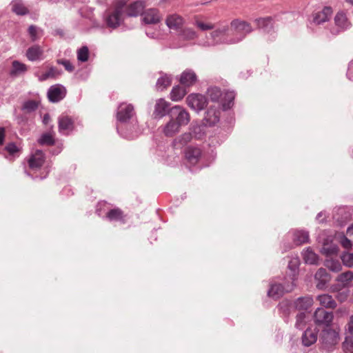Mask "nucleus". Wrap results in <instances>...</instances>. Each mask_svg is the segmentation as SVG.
I'll use <instances>...</instances> for the list:
<instances>
[{"label":"nucleus","mask_w":353,"mask_h":353,"mask_svg":"<svg viewBox=\"0 0 353 353\" xmlns=\"http://www.w3.org/2000/svg\"><path fill=\"white\" fill-rule=\"evenodd\" d=\"M339 328L327 327L323 330L320 341L323 347L327 350H331L339 341Z\"/></svg>","instance_id":"nucleus-4"},{"label":"nucleus","mask_w":353,"mask_h":353,"mask_svg":"<svg viewBox=\"0 0 353 353\" xmlns=\"http://www.w3.org/2000/svg\"><path fill=\"white\" fill-rule=\"evenodd\" d=\"M343 349L346 353H353V336H347L343 343Z\"/></svg>","instance_id":"nucleus-37"},{"label":"nucleus","mask_w":353,"mask_h":353,"mask_svg":"<svg viewBox=\"0 0 353 353\" xmlns=\"http://www.w3.org/2000/svg\"><path fill=\"white\" fill-rule=\"evenodd\" d=\"M5 150L12 157L19 156L21 152V148L14 143H9L5 147Z\"/></svg>","instance_id":"nucleus-33"},{"label":"nucleus","mask_w":353,"mask_h":353,"mask_svg":"<svg viewBox=\"0 0 353 353\" xmlns=\"http://www.w3.org/2000/svg\"><path fill=\"white\" fill-rule=\"evenodd\" d=\"M231 25L236 31L239 32L248 33L251 31L250 26L245 21L235 20L232 22Z\"/></svg>","instance_id":"nucleus-30"},{"label":"nucleus","mask_w":353,"mask_h":353,"mask_svg":"<svg viewBox=\"0 0 353 353\" xmlns=\"http://www.w3.org/2000/svg\"><path fill=\"white\" fill-rule=\"evenodd\" d=\"M347 2L353 4V0H345Z\"/></svg>","instance_id":"nucleus-55"},{"label":"nucleus","mask_w":353,"mask_h":353,"mask_svg":"<svg viewBox=\"0 0 353 353\" xmlns=\"http://www.w3.org/2000/svg\"><path fill=\"white\" fill-rule=\"evenodd\" d=\"M341 244L345 249H350L352 245L351 241L344 236L341 241Z\"/></svg>","instance_id":"nucleus-48"},{"label":"nucleus","mask_w":353,"mask_h":353,"mask_svg":"<svg viewBox=\"0 0 353 353\" xmlns=\"http://www.w3.org/2000/svg\"><path fill=\"white\" fill-rule=\"evenodd\" d=\"M341 260L345 265L347 267L353 266V254L344 253L341 256Z\"/></svg>","instance_id":"nucleus-40"},{"label":"nucleus","mask_w":353,"mask_h":353,"mask_svg":"<svg viewBox=\"0 0 353 353\" xmlns=\"http://www.w3.org/2000/svg\"><path fill=\"white\" fill-rule=\"evenodd\" d=\"M218 120H219V115H216H216L214 116V119H213V121H212V123H215V122L218 121Z\"/></svg>","instance_id":"nucleus-54"},{"label":"nucleus","mask_w":353,"mask_h":353,"mask_svg":"<svg viewBox=\"0 0 353 353\" xmlns=\"http://www.w3.org/2000/svg\"><path fill=\"white\" fill-rule=\"evenodd\" d=\"M188 105L195 110H201L207 105V99L200 94H190L186 98Z\"/></svg>","instance_id":"nucleus-5"},{"label":"nucleus","mask_w":353,"mask_h":353,"mask_svg":"<svg viewBox=\"0 0 353 353\" xmlns=\"http://www.w3.org/2000/svg\"><path fill=\"white\" fill-rule=\"evenodd\" d=\"M89 50L87 46H83L77 50V59L81 62H85L89 59Z\"/></svg>","instance_id":"nucleus-35"},{"label":"nucleus","mask_w":353,"mask_h":353,"mask_svg":"<svg viewBox=\"0 0 353 353\" xmlns=\"http://www.w3.org/2000/svg\"><path fill=\"white\" fill-rule=\"evenodd\" d=\"M172 83L171 79L168 76H163L159 78L157 81V85L159 88L165 89L169 87Z\"/></svg>","instance_id":"nucleus-38"},{"label":"nucleus","mask_w":353,"mask_h":353,"mask_svg":"<svg viewBox=\"0 0 353 353\" xmlns=\"http://www.w3.org/2000/svg\"><path fill=\"white\" fill-rule=\"evenodd\" d=\"M303 258L306 263L310 264H314L318 261V256L310 250H307L304 252Z\"/></svg>","instance_id":"nucleus-36"},{"label":"nucleus","mask_w":353,"mask_h":353,"mask_svg":"<svg viewBox=\"0 0 353 353\" xmlns=\"http://www.w3.org/2000/svg\"><path fill=\"white\" fill-rule=\"evenodd\" d=\"M353 280V272L347 271L338 276L337 281L340 287H347Z\"/></svg>","instance_id":"nucleus-26"},{"label":"nucleus","mask_w":353,"mask_h":353,"mask_svg":"<svg viewBox=\"0 0 353 353\" xmlns=\"http://www.w3.org/2000/svg\"><path fill=\"white\" fill-rule=\"evenodd\" d=\"M41 145H53L55 143L54 134L53 132L43 133L38 140Z\"/></svg>","instance_id":"nucleus-27"},{"label":"nucleus","mask_w":353,"mask_h":353,"mask_svg":"<svg viewBox=\"0 0 353 353\" xmlns=\"http://www.w3.org/2000/svg\"><path fill=\"white\" fill-rule=\"evenodd\" d=\"M11 5L12 10L17 15H26L29 13L28 7L21 1H13Z\"/></svg>","instance_id":"nucleus-22"},{"label":"nucleus","mask_w":353,"mask_h":353,"mask_svg":"<svg viewBox=\"0 0 353 353\" xmlns=\"http://www.w3.org/2000/svg\"><path fill=\"white\" fill-rule=\"evenodd\" d=\"M170 106V103L163 99H159L157 101L154 109V114L156 117H163Z\"/></svg>","instance_id":"nucleus-17"},{"label":"nucleus","mask_w":353,"mask_h":353,"mask_svg":"<svg viewBox=\"0 0 353 353\" xmlns=\"http://www.w3.org/2000/svg\"><path fill=\"white\" fill-rule=\"evenodd\" d=\"M318 330L316 329L307 328L302 336L303 345L309 347L317 340Z\"/></svg>","instance_id":"nucleus-13"},{"label":"nucleus","mask_w":353,"mask_h":353,"mask_svg":"<svg viewBox=\"0 0 353 353\" xmlns=\"http://www.w3.org/2000/svg\"><path fill=\"white\" fill-rule=\"evenodd\" d=\"M336 24L342 28H345L348 26L347 17L343 12H339L335 17Z\"/></svg>","instance_id":"nucleus-34"},{"label":"nucleus","mask_w":353,"mask_h":353,"mask_svg":"<svg viewBox=\"0 0 353 353\" xmlns=\"http://www.w3.org/2000/svg\"><path fill=\"white\" fill-rule=\"evenodd\" d=\"M196 81V74L191 71L183 72L180 78V83L185 86H191Z\"/></svg>","instance_id":"nucleus-18"},{"label":"nucleus","mask_w":353,"mask_h":353,"mask_svg":"<svg viewBox=\"0 0 353 353\" xmlns=\"http://www.w3.org/2000/svg\"><path fill=\"white\" fill-rule=\"evenodd\" d=\"M347 232L350 236L353 235V224L347 228Z\"/></svg>","instance_id":"nucleus-52"},{"label":"nucleus","mask_w":353,"mask_h":353,"mask_svg":"<svg viewBox=\"0 0 353 353\" xmlns=\"http://www.w3.org/2000/svg\"><path fill=\"white\" fill-rule=\"evenodd\" d=\"M27 70L28 66L25 63L18 61H14L12 63L10 74L12 75H18L26 72Z\"/></svg>","instance_id":"nucleus-29"},{"label":"nucleus","mask_w":353,"mask_h":353,"mask_svg":"<svg viewBox=\"0 0 353 353\" xmlns=\"http://www.w3.org/2000/svg\"><path fill=\"white\" fill-rule=\"evenodd\" d=\"M61 72L56 68L50 67L46 72L38 73L37 76L39 79L41 81H46L48 79H56L60 76Z\"/></svg>","instance_id":"nucleus-21"},{"label":"nucleus","mask_w":353,"mask_h":353,"mask_svg":"<svg viewBox=\"0 0 353 353\" xmlns=\"http://www.w3.org/2000/svg\"><path fill=\"white\" fill-rule=\"evenodd\" d=\"M165 22L170 28L179 30L182 28L184 21L180 15L174 14L168 16Z\"/></svg>","instance_id":"nucleus-16"},{"label":"nucleus","mask_w":353,"mask_h":353,"mask_svg":"<svg viewBox=\"0 0 353 353\" xmlns=\"http://www.w3.org/2000/svg\"><path fill=\"white\" fill-rule=\"evenodd\" d=\"M180 125L176 121H170L165 128V133L167 136H172L178 132Z\"/></svg>","instance_id":"nucleus-32"},{"label":"nucleus","mask_w":353,"mask_h":353,"mask_svg":"<svg viewBox=\"0 0 353 353\" xmlns=\"http://www.w3.org/2000/svg\"><path fill=\"white\" fill-rule=\"evenodd\" d=\"M284 294V288L282 285L274 283L271 285L268 291V296L274 299H277Z\"/></svg>","instance_id":"nucleus-23"},{"label":"nucleus","mask_w":353,"mask_h":353,"mask_svg":"<svg viewBox=\"0 0 353 353\" xmlns=\"http://www.w3.org/2000/svg\"><path fill=\"white\" fill-rule=\"evenodd\" d=\"M210 99L218 103V108L223 110L229 109L233 104L234 94L233 92L221 91L217 88H214L210 91Z\"/></svg>","instance_id":"nucleus-3"},{"label":"nucleus","mask_w":353,"mask_h":353,"mask_svg":"<svg viewBox=\"0 0 353 353\" xmlns=\"http://www.w3.org/2000/svg\"><path fill=\"white\" fill-rule=\"evenodd\" d=\"M319 301L322 307L326 309H333L336 307V303L331 296L323 294L319 296Z\"/></svg>","instance_id":"nucleus-28"},{"label":"nucleus","mask_w":353,"mask_h":353,"mask_svg":"<svg viewBox=\"0 0 353 353\" xmlns=\"http://www.w3.org/2000/svg\"><path fill=\"white\" fill-rule=\"evenodd\" d=\"M202 157V150L201 148L195 146H188L184 151V157L187 162L194 165L200 161Z\"/></svg>","instance_id":"nucleus-7"},{"label":"nucleus","mask_w":353,"mask_h":353,"mask_svg":"<svg viewBox=\"0 0 353 353\" xmlns=\"http://www.w3.org/2000/svg\"><path fill=\"white\" fill-rule=\"evenodd\" d=\"M314 318L317 325L327 326L332 321L334 315L328 310H315Z\"/></svg>","instance_id":"nucleus-8"},{"label":"nucleus","mask_w":353,"mask_h":353,"mask_svg":"<svg viewBox=\"0 0 353 353\" xmlns=\"http://www.w3.org/2000/svg\"><path fill=\"white\" fill-rule=\"evenodd\" d=\"M124 216L123 212L118 208L110 210L105 214V217L110 221L123 222Z\"/></svg>","instance_id":"nucleus-20"},{"label":"nucleus","mask_w":353,"mask_h":353,"mask_svg":"<svg viewBox=\"0 0 353 353\" xmlns=\"http://www.w3.org/2000/svg\"><path fill=\"white\" fill-rule=\"evenodd\" d=\"M39 104L40 100L38 98L26 100L22 105V110L26 113H30L36 110Z\"/></svg>","instance_id":"nucleus-24"},{"label":"nucleus","mask_w":353,"mask_h":353,"mask_svg":"<svg viewBox=\"0 0 353 353\" xmlns=\"http://www.w3.org/2000/svg\"><path fill=\"white\" fill-rule=\"evenodd\" d=\"M332 14V9L330 7H325L321 12L316 13L314 21L316 23H321L327 21Z\"/></svg>","instance_id":"nucleus-19"},{"label":"nucleus","mask_w":353,"mask_h":353,"mask_svg":"<svg viewBox=\"0 0 353 353\" xmlns=\"http://www.w3.org/2000/svg\"><path fill=\"white\" fill-rule=\"evenodd\" d=\"M74 128V121L68 115H62L59 118V130L61 132L68 134Z\"/></svg>","instance_id":"nucleus-10"},{"label":"nucleus","mask_w":353,"mask_h":353,"mask_svg":"<svg viewBox=\"0 0 353 353\" xmlns=\"http://www.w3.org/2000/svg\"><path fill=\"white\" fill-rule=\"evenodd\" d=\"M67 93L65 88L61 84L52 85L48 91V98L50 101L57 103L65 98Z\"/></svg>","instance_id":"nucleus-6"},{"label":"nucleus","mask_w":353,"mask_h":353,"mask_svg":"<svg viewBox=\"0 0 353 353\" xmlns=\"http://www.w3.org/2000/svg\"><path fill=\"white\" fill-rule=\"evenodd\" d=\"M338 250H339L336 246H333L330 249H327L326 248V245H324L322 250V253L326 256L336 255Z\"/></svg>","instance_id":"nucleus-43"},{"label":"nucleus","mask_w":353,"mask_h":353,"mask_svg":"<svg viewBox=\"0 0 353 353\" xmlns=\"http://www.w3.org/2000/svg\"><path fill=\"white\" fill-rule=\"evenodd\" d=\"M316 278L322 279L323 281L326 282L328 281L329 276L327 274L325 270L324 269H320L319 271L316 273L315 275Z\"/></svg>","instance_id":"nucleus-44"},{"label":"nucleus","mask_w":353,"mask_h":353,"mask_svg":"<svg viewBox=\"0 0 353 353\" xmlns=\"http://www.w3.org/2000/svg\"><path fill=\"white\" fill-rule=\"evenodd\" d=\"M143 19L145 23H157L160 21L161 17L157 9L151 8L143 12Z\"/></svg>","instance_id":"nucleus-15"},{"label":"nucleus","mask_w":353,"mask_h":353,"mask_svg":"<svg viewBox=\"0 0 353 353\" xmlns=\"http://www.w3.org/2000/svg\"><path fill=\"white\" fill-rule=\"evenodd\" d=\"M305 314L304 312H300L296 316V326L299 328H302V325L305 323Z\"/></svg>","instance_id":"nucleus-45"},{"label":"nucleus","mask_w":353,"mask_h":353,"mask_svg":"<svg viewBox=\"0 0 353 353\" xmlns=\"http://www.w3.org/2000/svg\"><path fill=\"white\" fill-rule=\"evenodd\" d=\"M26 172L33 176L36 172L41 170L46 163V156L43 151L37 150L32 152L26 159Z\"/></svg>","instance_id":"nucleus-2"},{"label":"nucleus","mask_w":353,"mask_h":353,"mask_svg":"<svg viewBox=\"0 0 353 353\" xmlns=\"http://www.w3.org/2000/svg\"><path fill=\"white\" fill-rule=\"evenodd\" d=\"M326 266L332 271H339L341 269V265L339 262L326 261Z\"/></svg>","instance_id":"nucleus-46"},{"label":"nucleus","mask_w":353,"mask_h":353,"mask_svg":"<svg viewBox=\"0 0 353 353\" xmlns=\"http://www.w3.org/2000/svg\"><path fill=\"white\" fill-rule=\"evenodd\" d=\"M172 112L177 113L176 121L181 125H187L190 121L189 113L182 107L179 105H175L171 109Z\"/></svg>","instance_id":"nucleus-12"},{"label":"nucleus","mask_w":353,"mask_h":353,"mask_svg":"<svg viewBox=\"0 0 353 353\" xmlns=\"http://www.w3.org/2000/svg\"><path fill=\"white\" fill-rule=\"evenodd\" d=\"M48 174V170H46V173H45V175L43 176V177H46Z\"/></svg>","instance_id":"nucleus-56"},{"label":"nucleus","mask_w":353,"mask_h":353,"mask_svg":"<svg viewBox=\"0 0 353 353\" xmlns=\"http://www.w3.org/2000/svg\"><path fill=\"white\" fill-rule=\"evenodd\" d=\"M28 32L30 35L31 41H35L39 39V32H41V30H39L37 26H35L34 25H31L29 26V28L28 29Z\"/></svg>","instance_id":"nucleus-39"},{"label":"nucleus","mask_w":353,"mask_h":353,"mask_svg":"<svg viewBox=\"0 0 353 353\" xmlns=\"http://www.w3.org/2000/svg\"><path fill=\"white\" fill-rule=\"evenodd\" d=\"M134 108L130 104L122 103L119 107L117 119L121 122L126 121L133 115Z\"/></svg>","instance_id":"nucleus-11"},{"label":"nucleus","mask_w":353,"mask_h":353,"mask_svg":"<svg viewBox=\"0 0 353 353\" xmlns=\"http://www.w3.org/2000/svg\"><path fill=\"white\" fill-rule=\"evenodd\" d=\"M5 139V129L0 128V145H2L4 143Z\"/></svg>","instance_id":"nucleus-50"},{"label":"nucleus","mask_w":353,"mask_h":353,"mask_svg":"<svg viewBox=\"0 0 353 353\" xmlns=\"http://www.w3.org/2000/svg\"><path fill=\"white\" fill-rule=\"evenodd\" d=\"M196 25L202 30H208L214 28V26L210 23H204L199 19H196Z\"/></svg>","instance_id":"nucleus-42"},{"label":"nucleus","mask_w":353,"mask_h":353,"mask_svg":"<svg viewBox=\"0 0 353 353\" xmlns=\"http://www.w3.org/2000/svg\"><path fill=\"white\" fill-rule=\"evenodd\" d=\"M57 63L59 64H61L63 65L65 69L68 70V72H72L74 70V66L73 65L72 63L67 59H59L57 61Z\"/></svg>","instance_id":"nucleus-41"},{"label":"nucleus","mask_w":353,"mask_h":353,"mask_svg":"<svg viewBox=\"0 0 353 353\" xmlns=\"http://www.w3.org/2000/svg\"><path fill=\"white\" fill-rule=\"evenodd\" d=\"M297 236L299 238V239H297L296 241L299 243H306L308 241V235L306 233H304V232H299L297 234Z\"/></svg>","instance_id":"nucleus-47"},{"label":"nucleus","mask_w":353,"mask_h":353,"mask_svg":"<svg viewBox=\"0 0 353 353\" xmlns=\"http://www.w3.org/2000/svg\"><path fill=\"white\" fill-rule=\"evenodd\" d=\"M312 299L310 297H303L299 299L296 302V309H307L312 305Z\"/></svg>","instance_id":"nucleus-31"},{"label":"nucleus","mask_w":353,"mask_h":353,"mask_svg":"<svg viewBox=\"0 0 353 353\" xmlns=\"http://www.w3.org/2000/svg\"><path fill=\"white\" fill-rule=\"evenodd\" d=\"M187 92L185 88L176 85L173 87L170 92V99L174 101H179L183 99Z\"/></svg>","instance_id":"nucleus-25"},{"label":"nucleus","mask_w":353,"mask_h":353,"mask_svg":"<svg viewBox=\"0 0 353 353\" xmlns=\"http://www.w3.org/2000/svg\"><path fill=\"white\" fill-rule=\"evenodd\" d=\"M43 51L41 46L34 45L30 47L26 53V57L28 60L34 61L42 59Z\"/></svg>","instance_id":"nucleus-14"},{"label":"nucleus","mask_w":353,"mask_h":353,"mask_svg":"<svg viewBox=\"0 0 353 353\" xmlns=\"http://www.w3.org/2000/svg\"><path fill=\"white\" fill-rule=\"evenodd\" d=\"M347 326L348 332L353 336V315L350 317Z\"/></svg>","instance_id":"nucleus-49"},{"label":"nucleus","mask_w":353,"mask_h":353,"mask_svg":"<svg viewBox=\"0 0 353 353\" xmlns=\"http://www.w3.org/2000/svg\"><path fill=\"white\" fill-rule=\"evenodd\" d=\"M266 21H270V19H259V23H261H261H263V24H264V23H265V22Z\"/></svg>","instance_id":"nucleus-53"},{"label":"nucleus","mask_w":353,"mask_h":353,"mask_svg":"<svg viewBox=\"0 0 353 353\" xmlns=\"http://www.w3.org/2000/svg\"><path fill=\"white\" fill-rule=\"evenodd\" d=\"M125 0H115L104 14V21L108 27H118L124 19Z\"/></svg>","instance_id":"nucleus-1"},{"label":"nucleus","mask_w":353,"mask_h":353,"mask_svg":"<svg viewBox=\"0 0 353 353\" xmlns=\"http://www.w3.org/2000/svg\"><path fill=\"white\" fill-rule=\"evenodd\" d=\"M50 121V116L49 114L46 113L43 117V123L47 125Z\"/></svg>","instance_id":"nucleus-51"},{"label":"nucleus","mask_w":353,"mask_h":353,"mask_svg":"<svg viewBox=\"0 0 353 353\" xmlns=\"http://www.w3.org/2000/svg\"><path fill=\"white\" fill-rule=\"evenodd\" d=\"M145 8V3L142 1H137L127 4L125 1L124 14L129 17H136L142 12Z\"/></svg>","instance_id":"nucleus-9"}]
</instances>
